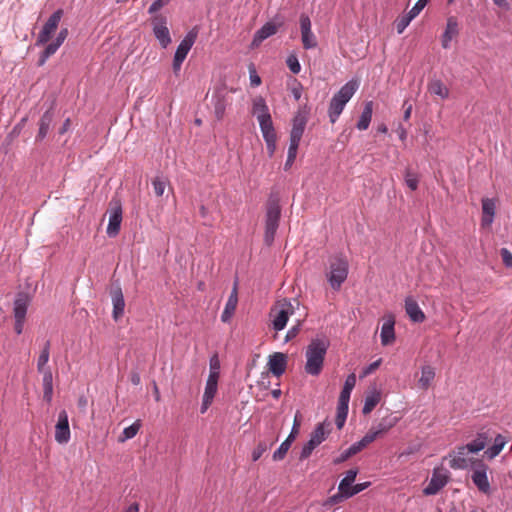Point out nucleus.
<instances>
[{
  "instance_id": "nucleus-1",
  "label": "nucleus",
  "mask_w": 512,
  "mask_h": 512,
  "mask_svg": "<svg viewBox=\"0 0 512 512\" xmlns=\"http://www.w3.org/2000/svg\"><path fill=\"white\" fill-rule=\"evenodd\" d=\"M330 342L326 338L312 339L306 348L305 371L312 376H318L324 365L325 356Z\"/></svg>"
},
{
  "instance_id": "nucleus-2",
  "label": "nucleus",
  "mask_w": 512,
  "mask_h": 512,
  "mask_svg": "<svg viewBox=\"0 0 512 512\" xmlns=\"http://www.w3.org/2000/svg\"><path fill=\"white\" fill-rule=\"evenodd\" d=\"M308 116L309 110L305 106L300 108L296 112L292 120V129L290 131V143L288 148L287 160L284 165L285 170L290 169L296 159L299 143L303 136L308 121Z\"/></svg>"
},
{
  "instance_id": "nucleus-3",
  "label": "nucleus",
  "mask_w": 512,
  "mask_h": 512,
  "mask_svg": "<svg viewBox=\"0 0 512 512\" xmlns=\"http://www.w3.org/2000/svg\"><path fill=\"white\" fill-rule=\"evenodd\" d=\"M358 88L359 81L352 79L343 85L341 89L332 97L328 109V115L332 124L338 120L345 105L352 98Z\"/></svg>"
},
{
  "instance_id": "nucleus-4",
  "label": "nucleus",
  "mask_w": 512,
  "mask_h": 512,
  "mask_svg": "<svg viewBox=\"0 0 512 512\" xmlns=\"http://www.w3.org/2000/svg\"><path fill=\"white\" fill-rule=\"evenodd\" d=\"M281 216V207L278 200L270 199L266 207L265 235L264 240L267 245L274 241L276 231L279 227Z\"/></svg>"
},
{
  "instance_id": "nucleus-5",
  "label": "nucleus",
  "mask_w": 512,
  "mask_h": 512,
  "mask_svg": "<svg viewBox=\"0 0 512 512\" xmlns=\"http://www.w3.org/2000/svg\"><path fill=\"white\" fill-rule=\"evenodd\" d=\"M294 314V306L288 299L277 301L270 310L272 318V327L275 331H281L285 328L288 319Z\"/></svg>"
},
{
  "instance_id": "nucleus-6",
  "label": "nucleus",
  "mask_w": 512,
  "mask_h": 512,
  "mask_svg": "<svg viewBox=\"0 0 512 512\" xmlns=\"http://www.w3.org/2000/svg\"><path fill=\"white\" fill-rule=\"evenodd\" d=\"M348 261L345 257L335 256L330 262V272L328 273V281L334 290L340 289L342 283L347 279Z\"/></svg>"
},
{
  "instance_id": "nucleus-7",
  "label": "nucleus",
  "mask_w": 512,
  "mask_h": 512,
  "mask_svg": "<svg viewBox=\"0 0 512 512\" xmlns=\"http://www.w3.org/2000/svg\"><path fill=\"white\" fill-rule=\"evenodd\" d=\"M235 91V89H228L225 85H220L215 88L212 95V103L214 107V114L217 120L223 119L226 108L232 102L230 94Z\"/></svg>"
},
{
  "instance_id": "nucleus-8",
  "label": "nucleus",
  "mask_w": 512,
  "mask_h": 512,
  "mask_svg": "<svg viewBox=\"0 0 512 512\" xmlns=\"http://www.w3.org/2000/svg\"><path fill=\"white\" fill-rule=\"evenodd\" d=\"M30 297L26 293H18L14 300L13 314L15 318L14 330L16 334L20 335L23 332V327L26 319L27 309L30 304Z\"/></svg>"
},
{
  "instance_id": "nucleus-9",
  "label": "nucleus",
  "mask_w": 512,
  "mask_h": 512,
  "mask_svg": "<svg viewBox=\"0 0 512 512\" xmlns=\"http://www.w3.org/2000/svg\"><path fill=\"white\" fill-rule=\"evenodd\" d=\"M450 478V473L443 467L434 468L428 485L423 489L426 496L436 495L446 486Z\"/></svg>"
},
{
  "instance_id": "nucleus-10",
  "label": "nucleus",
  "mask_w": 512,
  "mask_h": 512,
  "mask_svg": "<svg viewBox=\"0 0 512 512\" xmlns=\"http://www.w3.org/2000/svg\"><path fill=\"white\" fill-rule=\"evenodd\" d=\"M109 222L107 226V234L109 237L118 235L122 222V206L120 201L112 200L109 205Z\"/></svg>"
},
{
  "instance_id": "nucleus-11",
  "label": "nucleus",
  "mask_w": 512,
  "mask_h": 512,
  "mask_svg": "<svg viewBox=\"0 0 512 512\" xmlns=\"http://www.w3.org/2000/svg\"><path fill=\"white\" fill-rule=\"evenodd\" d=\"M488 466L480 462L473 469L471 479L478 490L486 495L491 493V487L487 476Z\"/></svg>"
},
{
  "instance_id": "nucleus-12",
  "label": "nucleus",
  "mask_w": 512,
  "mask_h": 512,
  "mask_svg": "<svg viewBox=\"0 0 512 512\" xmlns=\"http://www.w3.org/2000/svg\"><path fill=\"white\" fill-rule=\"evenodd\" d=\"M153 33L163 48H166L171 43L170 32L167 27V20L165 17L158 15L152 20Z\"/></svg>"
},
{
  "instance_id": "nucleus-13",
  "label": "nucleus",
  "mask_w": 512,
  "mask_h": 512,
  "mask_svg": "<svg viewBox=\"0 0 512 512\" xmlns=\"http://www.w3.org/2000/svg\"><path fill=\"white\" fill-rule=\"evenodd\" d=\"M399 421L398 417L386 416L383 417L378 423L374 424L370 430L366 433L370 436L371 441H375L378 437L386 434L391 428H393Z\"/></svg>"
},
{
  "instance_id": "nucleus-14",
  "label": "nucleus",
  "mask_w": 512,
  "mask_h": 512,
  "mask_svg": "<svg viewBox=\"0 0 512 512\" xmlns=\"http://www.w3.org/2000/svg\"><path fill=\"white\" fill-rule=\"evenodd\" d=\"M70 440V428L68 414L62 410L58 414V420L55 425V441L59 444H66Z\"/></svg>"
},
{
  "instance_id": "nucleus-15",
  "label": "nucleus",
  "mask_w": 512,
  "mask_h": 512,
  "mask_svg": "<svg viewBox=\"0 0 512 512\" xmlns=\"http://www.w3.org/2000/svg\"><path fill=\"white\" fill-rule=\"evenodd\" d=\"M63 10L58 9L56 10L46 21L44 24L42 30L40 31L38 35V42L39 43H47L50 39L51 34L56 30L58 27V24L62 18Z\"/></svg>"
},
{
  "instance_id": "nucleus-16",
  "label": "nucleus",
  "mask_w": 512,
  "mask_h": 512,
  "mask_svg": "<svg viewBox=\"0 0 512 512\" xmlns=\"http://www.w3.org/2000/svg\"><path fill=\"white\" fill-rule=\"evenodd\" d=\"M196 37L197 33L194 30L189 31L186 34V36L183 38V40L180 42L176 49L173 64H182L191 47L193 46Z\"/></svg>"
},
{
  "instance_id": "nucleus-17",
  "label": "nucleus",
  "mask_w": 512,
  "mask_h": 512,
  "mask_svg": "<svg viewBox=\"0 0 512 512\" xmlns=\"http://www.w3.org/2000/svg\"><path fill=\"white\" fill-rule=\"evenodd\" d=\"M300 29H301V39H302L303 46L306 49L315 47L316 46V38L311 30L310 18L306 14H301V16H300Z\"/></svg>"
},
{
  "instance_id": "nucleus-18",
  "label": "nucleus",
  "mask_w": 512,
  "mask_h": 512,
  "mask_svg": "<svg viewBox=\"0 0 512 512\" xmlns=\"http://www.w3.org/2000/svg\"><path fill=\"white\" fill-rule=\"evenodd\" d=\"M468 453L470 452L465 445L460 446L455 451L451 452L449 454V457L451 458L449 462L450 467L455 470L466 469L469 465V460L467 458Z\"/></svg>"
},
{
  "instance_id": "nucleus-19",
  "label": "nucleus",
  "mask_w": 512,
  "mask_h": 512,
  "mask_svg": "<svg viewBox=\"0 0 512 512\" xmlns=\"http://www.w3.org/2000/svg\"><path fill=\"white\" fill-rule=\"evenodd\" d=\"M482 217L481 226L488 228L494 221L496 214V200L494 198H483L482 199Z\"/></svg>"
},
{
  "instance_id": "nucleus-20",
  "label": "nucleus",
  "mask_w": 512,
  "mask_h": 512,
  "mask_svg": "<svg viewBox=\"0 0 512 512\" xmlns=\"http://www.w3.org/2000/svg\"><path fill=\"white\" fill-rule=\"evenodd\" d=\"M268 369L276 377L284 374L287 366V357L281 352H275L269 356Z\"/></svg>"
},
{
  "instance_id": "nucleus-21",
  "label": "nucleus",
  "mask_w": 512,
  "mask_h": 512,
  "mask_svg": "<svg viewBox=\"0 0 512 512\" xmlns=\"http://www.w3.org/2000/svg\"><path fill=\"white\" fill-rule=\"evenodd\" d=\"M282 25V21L278 23L272 21L265 23L259 30L256 31L253 37L252 45L258 46L265 39L277 33L278 28Z\"/></svg>"
},
{
  "instance_id": "nucleus-22",
  "label": "nucleus",
  "mask_w": 512,
  "mask_h": 512,
  "mask_svg": "<svg viewBox=\"0 0 512 512\" xmlns=\"http://www.w3.org/2000/svg\"><path fill=\"white\" fill-rule=\"evenodd\" d=\"M238 304V284L234 283L233 289L228 297L225 308L221 315V321L228 323L234 315Z\"/></svg>"
},
{
  "instance_id": "nucleus-23",
  "label": "nucleus",
  "mask_w": 512,
  "mask_h": 512,
  "mask_svg": "<svg viewBox=\"0 0 512 512\" xmlns=\"http://www.w3.org/2000/svg\"><path fill=\"white\" fill-rule=\"evenodd\" d=\"M113 304V318L118 320L124 314L125 300L120 286L113 287L111 290Z\"/></svg>"
},
{
  "instance_id": "nucleus-24",
  "label": "nucleus",
  "mask_w": 512,
  "mask_h": 512,
  "mask_svg": "<svg viewBox=\"0 0 512 512\" xmlns=\"http://www.w3.org/2000/svg\"><path fill=\"white\" fill-rule=\"evenodd\" d=\"M42 375L43 398L46 402H51L53 396V375L50 368L38 371Z\"/></svg>"
},
{
  "instance_id": "nucleus-25",
  "label": "nucleus",
  "mask_w": 512,
  "mask_h": 512,
  "mask_svg": "<svg viewBox=\"0 0 512 512\" xmlns=\"http://www.w3.org/2000/svg\"><path fill=\"white\" fill-rule=\"evenodd\" d=\"M394 324L395 321L392 316L385 319L380 333L381 343L383 346H387L395 340Z\"/></svg>"
},
{
  "instance_id": "nucleus-26",
  "label": "nucleus",
  "mask_w": 512,
  "mask_h": 512,
  "mask_svg": "<svg viewBox=\"0 0 512 512\" xmlns=\"http://www.w3.org/2000/svg\"><path fill=\"white\" fill-rule=\"evenodd\" d=\"M218 378H219V372L213 371V363H211V371H210V374H209L207 382H206L203 398L213 401V399L216 395V392H217Z\"/></svg>"
},
{
  "instance_id": "nucleus-27",
  "label": "nucleus",
  "mask_w": 512,
  "mask_h": 512,
  "mask_svg": "<svg viewBox=\"0 0 512 512\" xmlns=\"http://www.w3.org/2000/svg\"><path fill=\"white\" fill-rule=\"evenodd\" d=\"M458 22L455 17L447 19L446 29L442 35V46L448 48L452 39L458 35Z\"/></svg>"
},
{
  "instance_id": "nucleus-28",
  "label": "nucleus",
  "mask_w": 512,
  "mask_h": 512,
  "mask_svg": "<svg viewBox=\"0 0 512 512\" xmlns=\"http://www.w3.org/2000/svg\"><path fill=\"white\" fill-rule=\"evenodd\" d=\"M405 310L413 322L421 323L425 320L423 311L420 309L418 303L412 298H407L405 300Z\"/></svg>"
},
{
  "instance_id": "nucleus-29",
  "label": "nucleus",
  "mask_w": 512,
  "mask_h": 512,
  "mask_svg": "<svg viewBox=\"0 0 512 512\" xmlns=\"http://www.w3.org/2000/svg\"><path fill=\"white\" fill-rule=\"evenodd\" d=\"M252 113L256 116L257 120L270 118L271 114L266 104L265 99L262 96H257L253 99Z\"/></svg>"
},
{
  "instance_id": "nucleus-30",
  "label": "nucleus",
  "mask_w": 512,
  "mask_h": 512,
  "mask_svg": "<svg viewBox=\"0 0 512 512\" xmlns=\"http://www.w3.org/2000/svg\"><path fill=\"white\" fill-rule=\"evenodd\" d=\"M372 113H373V102L368 101L365 103L364 109H363V111L360 115V118L357 122V125H356V127L359 130L363 131V130L368 129L371 119H372Z\"/></svg>"
},
{
  "instance_id": "nucleus-31",
  "label": "nucleus",
  "mask_w": 512,
  "mask_h": 512,
  "mask_svg": "<svg viewBox=\"0 0 512 512\" xmlns=\"http://www.w3.org/2000/svg\"><path fill=\"white\" fill-rule=\"evenodd\" d=\"M428 91L432 95L439 96L441 99H446L449 96V89L439 79H433L428 84Z\"/></svg>"
},
{
  "instance_id": "nucleus-32",
  "label": "nucleus",
  "mask_w": 512,
  "mask_h": 512,
  "mask_svg": "<svg viewBox=\"0 0 512 512\" xmlns=\"http://www.w3.org/2000/svg\"><path fill=\"white\" fill-rule=\"evenodd\" d=\"M52 120H53V114L51 111H46L41 116L40 121H39V131L36 136L37 140H43L46 137V135L49 131L50 125L52 123Z\"/></svg>"
},
{
  "instance_id": "nucleus-33",
  "label": "nucleus",
  "mask_w": 512,
  "mask_h": 512,
  "mask_svg": "<svg viewBox=\"0 0 512 512\" xmlns=\"http://www.w3.org/2000/svg\"><path fill=\"white\" fill-rule=\"evenodd\" d=\"M435 378V370L433 367L426 365L422 367L421 377L418 381V385L421 389L426 390L431 385Z\"/></svg>"
},
{
  "instance_id": "nucleus-34",
  "label": "nucleus",
  "mask_w": 512,
  "mask_h": 512,
  "mask_svg": "<svg viewBox=\"0 0 512 512\" xmlns=\"http://www.w3.org/2000/svg\"><path fill=\"white\" fill-rule=\"evenodd\" d=\"M506 443L507 439L503 435L498 434L494 439L493 445L485 451V455L489 459L495 458L500 454Z\"/></svg>"
},
{
  "instance_id": "nucleus-35",
  "label": "nucleus",
  "mask_w": 512,
  "mask_h": 512,
  "mask_svg": "<svg viewBox=\"0 0 512 512\" xmlns=\"http://www.w3.org/2000/svg\"><path fill=\"white\" fill-rule=\"evenodd\" d=\"M355 384H356V376L354 373H352L347 376L338 401L349 403L350 395H351L353 388L355 387Z\"/></svg>"
},
{
  "instance_id": "nucleus-36",
  "label": "nucleus",
  "mask_w": 512,
  "mask_h": 512,
  "mask_svg": "<svg viewBox=\"0 0 512 512\" xmlns=\"http://www.w3.org/2000/svg\"><path fill=\"white\" fill-rule=\"evenodd\" d=\"M488 440L489 437L487 433H478L476 439L465 446L470 453H477L485 448Z\"/></svg>"
},
{
  "instance_id": "nucleus-37",
  "label": "nucleus",
  "mask_w": 512,
  "mask_h": 512,
  "mask_svg": "<svg viewBox=\"0 0 512 512\" xmlns=\"http://www.w3.org/2000/svg\"><path fill=\"white\" fill-rule=\"evenodd\" d=\"M358 474L357 469H350L346 472L345 477L340 481L338 490L343 493H349V490L353 486V482Z\"/></svg>"
},
{
  "instance_id": "nucleus-38",
  "label": "nucleus",
  "mask_w": 512,
  "mask_h": 512,
  "mask_svg": "<svg viewBox=\"0 0 512 512\" xmlns=\"http://www.w3.org/2000/svg\"><path fill=\"white\" fill-rule=\"evenodd\" d=\"M258 122H259V126H260L264 140L277 137L271 117L266 118V119H260V121H258Z\"/></svg>"
},
{
  "instance_id": "nucleus-39",
  "label": "nucleus",
  "mask_w": 512,
  "mask_h": 512,
  "mask_svg": "<svg viewBox=\"0 0 512 512\" xmlns=\"http://www.w3.org/2000/svg\"><path fill=\"white\" fill-rule=\"evenodd\" d=\"M380 399H381V394L378 391H373L369 395H367L365 398V403H364L363 410H362L363 414H365V415L369 414L376 407V405L380 402Z\"/></svg>"
},
{
  "instance_id": "nucleus-40",
  "label": "nucleus",
  "mask_w": 512,
  "mask_h": 512,
  "mask_svg": "<svg viewBox=\"0 0 512 512\" xmlns=\"http://www.w3.org/2000/svg\"><path fill=\"white\" fill-rule=\"evenodd\" d=\"M49 357H50V341L47 340L44 343L43 348L40 352V355L38 356V359H37V371H41L42 369L49 368L47 366Z\"/></svg>"
},
{
  "instance_id": "nucleus-41",
  "label": "nucleus",
  "mask_w": 512,
  "mask_h": 512,
  "mask_svg": "<svg viewBox=\"0 0 512 512\" xmlns=\"http://www.w3.org/2000/svg\"><path fill=\"white\" fill-rule=\"evenodd\" d=\"M141 427V423L139 420L135 421L132 425L126 427L122 434L119 436V439L118 441L119 442H125L129 439H132L133 437L136 436V434L138 433L139 429Z\"/></svg>"
},
{
  "instance_id": "nucleus-42",
  "label": "nucleus",
  "mask_w": 512,
  "mask_h": 512,
  "mask_svg": "<svg viewBox=\"0 0 512 512\" xmlns=\"http://www.w3.org/2000/svg\"><path fill=\"white\" fill-rule=\"evenodd\" d=\"M348 405L349 403L347 402L338 401L336 425L339 429L343 427L346 421L348 415Z\"/></svg>"
},
{
  "instance_id": "nucleus-43",
  "label": "nucleus",
  "mask_w": 512,
  "mask_h": 512,
  "mask_svg": "<svg viewBox=\"0 0 512 512\" xmlns=\"http://www.w3.org/2000/svg\"><path fill=\"white\" fill-rule=\"evenodd\" d=\"M345 499H348V496L346 495V493L338 491L337 494H334V495L328 497L326 500H324L322 502V507L325 509H328L334 505L340 504Z\"/></svg>"
},
{
  "instance_id": "nucleus-44",
  "label": "nucleus",
  "mask_w": 512,
  "mask_h": 512,
  "mask_svg": "<svg viewBox=\"0 0 512 512\" xmlns=\"http://www.w3.org/2000/svg\"><path fill=\"white\" fill-rule=\"evenodd\" d=\"M370 438H371L370 436H367V434H365V436L360 441L355 442L354 444H352L348 448V451L350 452L351 456L356 455L357 453L362 451L367 445L372 443Z\"/></svg>"
},
{
  "instance_id": "nucleus-45",
  "label": "nucleus",
  "mask_w": 512,
  "mask_h": 512,
  "mask_svg": "<svg viewBox=\"0 0 512 512\" xmlns=\"http://www.w3.org/2000/svg\"><path fill=\"white\" fill-rule=\"evenodd\" d=\"M326 431L324 429L323 424L317 425L315 430L312 432L310 441L313 442L316 446L320 445L326 438Z\"/></svg>"
},
{
  "instance_id": "nucleus-46",
  "label": "nucleus",
  "mask_w": 512,
  "mask_h": 512,
  "mask_svg": "<svg viewBox=\"0 0 512 512\" xmlns=\"http://www.w3.org/2000/svg\"><path fill=\"white\" fill-rule=\"evenodd\" d=\"M59 47L60 45L55 41L48 44L43 53L41 54L38 64H44L48 60V58L58 50Z\"/></svg>"
},
{
  "instance_id": "nucleus-47",
  "label": "nucleus",
  "mask_w": 512,
  "mask_h": 512,
  "mask_svg": "<svg viewBox=\"0 0 512 512\" xmlns=\"http://www.w3.org/2000/svg\"><path fill=\"white\" fill-rule=\"evenodd\" d=\"M152 185H153L155 195L160 197L164 194V191H165V188L167 185V181L161 177H155L152 180Z\"/></svg>"
},
{
  "instance_id": "nucleus-48",
  "label": "nucleus",
  "mask_w": 512,
  "mask_h": 512,
  "mask_svg": "<svg viewBox=\"0 0 512 512\" xmlns=\"http://www.w3.org/2000/svg\"><path fill=\"white\" fill-rule=\"evenodd\" d=\"M412 20L413 18L408 13L398 18L395 22L397 33L402 34Z\"/></svg>"
},
{
  "instance_id": "nucleus-49",
  "label": "nucleus",
  "mask_w": 512,
  "mask_h": 512,
  "mask_svg": "<svg viewBox=\"0 0 512 512\" xmlns=\"http://www.w3.org/2000/svg\"><path fill=\"white\" fill-rule=\"evenodd\" d=\"M288 86L290 88V91H291L293 97L295 98V100L298 101L302 95L301 83H299L296 79L291 78L290 81L288 82Z\"/></svg>"
},
{
  "instance_id": "nucleus-50",
  "label": "nucleus",
  "mask_w": 512,
  "mask_h": 512,
  "mask_svg": "<svg viewBox=\"0 0 512 512\" xmlns=\"http://www.w3.org/2000/svg\"><path fill=\"white\" fill-rule=\"evenodd\" d=\"M405 183L411 190L414 191L418 188L419 179L415 173L407 170L405 173Z\"/></svg>"
},
{
  "instance_id": "nucleus-51",
  "label": "nucleus",
  "mask_w": 512,
  "mask_h": 512,
  "mask_svg": "<svg viewBox=\"0 0 512 512\" xmlns=\"http://www.w3.org/2000/svg\"><path fill=\"white\" fill-rule=\"evenodd\" d=\"M289 448V442H282L279 448L273 453V460L280 461L284 459Z\"/></svg>"
},
{
  "instance_id": "nucleus-52",
  "label": "nucleus",
  "mask_w": 512,
  "mask_h": 512,
  "mask_svg": "<svg viewBox=\"0 0 512 512\" xmlns=\"http://www.w3.org/2000/svg\"><path fill=\"white\" fill-rule=\"evenodd\" d=\"M268 449V444L266 442H259L257 446L252 451V460L257 461L261 458L263 453Z\"/></svg>"
},
{
  "instance_id": "nucleus-53",
  "label": "nucleus",
  "mask_w": 512,
  "mask_h": 512,
  "mask_svg": "<svg viewBox=\"0 0 512 512\" xmlns=\"http://www.w3.org/2000/svg\"><path fill=\"white\" fill-rule=\"evenodd\" d=\"M427 5V0H418L408 14L414 19Z\"/></svg>"
},
{
  "instance_id": "nucleus-54",
  "label": "nucleus",
  "mask_w": 512,
  "mask_h": 512,
  "mask_svg": "<svg viewBox=\"0 0 512 512\" xmlns=\"http://www.w3.org/2000/svg\"><path fill=\"white\" fill-rule=\"evenodd\" d=\"M317 446L311 442L310 440L303 446L302 450H301V453H300V460H304V459H307L312 451L316 448Z\"/></svg>"
},
{
  "instance_id": "nucleus-55",
  "label": "nucleus",
  "mask_w": 512,
  "mask_h": 512,
  "mask_svg": "<svg viewBox=\"0 0 512 512\" xmlns=\"http://www.w3.org/2000/svg\"><path fill=\"white\" fill-rule=\"evenodd\" d=\"M369 485H370L369 482L355 484L349 490V493H346V495L348 496V498H350V497L362 492L363 490H365Z\"/></svg>"
},
{
  "instance_id": "nucleus-56",
  "label": "nucleus",
  "mask_w": 512,
  "mask_h": 512,
  "mask_svg": "<svg viewBox=\"0 0 512 512\" xmlns=\"http://www.w3.org/2000/svg\"><path fill=\"white\" fill-rule=\"evenodd\" d=\"M500 255L503 264L508 268H512V253L507 248H502L500 250Z\"/></svg>"
},
{
  "instance_id": "nucleus-57",
  "label": "nucleus",
  "mask_w": 512,
  "mask_h": 512,
  "mask_svg": "<svg viewBox=\"0 0 512 512\" xmlns=\"http://www.w3.org/2000/svg\"><path fill=\"white\" fill-rule=\"evenodd\" d=\"M170 2V0H155L149 7L148 12L150 14L156 13L158 10H160L162 7L167 5Z\"/></svg>"
},
{
  "instance_id": "nucleus-58",
  "label": "nucleus",
  "mask_w": 512,
  "mask_h": 512,
  "mask_svg": "<svg viewBox=\"0 0 512 512\" xmlns=\"http://www.w3.org/2000/svg\"><path fill=\"white\" fill-rule=\"evenodd\" d=\"M276 142H277V137L265 139L266 148H267L269 157H272L276 151Z\"/></svg>"
},
{
  "instance_id": "nucleus-59",
  "label": "nucleus",
  "mask_w": 512,
  "mask_h": 512,
  "mask_svg": "<svg viewBox=\"0 0 512 512\" xmlns=\"http://www.w3.org/2000/svg\"><path fill=\"white\" fill-rule=\"evenodd\" d=\"M300 329H301V323L299 321L297 325L291 327L288 330V332L286 334V341H290V340L294 339L299 334Z\"/></svg>"
},
{
  "instance_id": "nucleus-60",
  "label": "nucleus",
  "mask_w": 512,
  "mask_h": 512,
  "mask_svg": "<svg viewBox=\"0 0 512 512\" xmlns=\"http://www.w3.org/2000/svg\"><path fill=\"white\" fill-rule=\"evenodd\" d=\"M250 83L253 87H257L261 84V78L254 68L250 69Z\"/></svg>"
},
{
  "instance_id": "nucleus-61",
  "label": "nucleus",
  "mask_w": 512,
  "mask_h": 512,
  "mask_svg": "<svg viewBox=\"0 0 512 512\" xmlns=\"http://www.w3.org/2000/svg\"><path fill=\"white\" fill-rule=\"evenodd\" d=\"M381 364V359H378L374 362H372L369 366H367L363 372L364 376H367L371 374L373 371H375Z\"/></svg>"
},
{
  "instance_id": "nucleus-62",
  "label": "nucleus",
  "mask_w": 512,
  "mask_h": 512,
  "mask_svg": "<svg viewBox=\"0 0 512 512\" xmlns=\"http://www.w3.org/2000/svg\"><path fill=\"white\" fill-rule=\"evenodd\" d=\"M350 457H352V456H351L350 452L348 451V449H346L336 459H334V464H340L342 462H345Z\"/></svg>"
},
{
  "instance_id": "nucleus-63",
  "label": "nucleus",
  "mask_w": 512,
  "mask_h": 512,
  "mask_svg": "<svg viewBox=\"0 0 512 512\" xmlns=\"http://www.w3.org/2000/svg\"><path fill=\"white\" fill-rule=\"evenodd\" d=\"M67 34H68L67 29H62L54 41L57 42L61 46L62 43L64 42L65 38L67 37Z\"/></svg>"
},
{
  "instance_id": "nucleus-64",
  "label": "nucleus",
  "mask_w": 512,
  "mask_h": 512,
  "mask_svg": "<svg viewBox=\"0 0 512 512\" xmlns=\"http://www.w3.org/2000/svg\"><path fill=\"white\" fill-rule=\"evenodd\" d=\"M130 381L133 385H139L141 382V378L138 372H132L130 375Z\"/></svg>"
}]
</instances>
